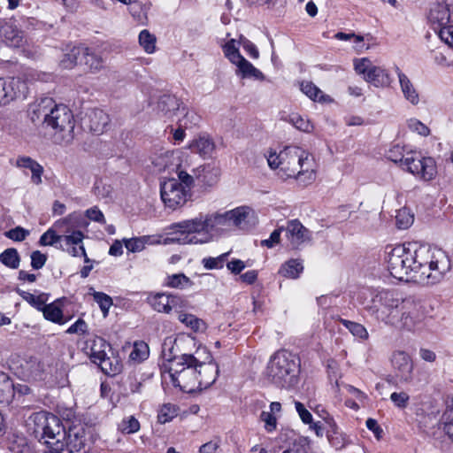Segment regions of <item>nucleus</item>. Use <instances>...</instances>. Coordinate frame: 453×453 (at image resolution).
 Listing matches in <instances>:
<instances>
[{
	"label": "nucleus",
	"instance_id": "44",
	"mask_svg": "<svg viewBox=\"0 0 453 453\" xmlns=\"http://www.w3.org/2000/svg\"><path fill=\"white\" fill-rule=\"evenodd\" d=\"M43 316L46 319L58 324H64L63 311L58 305L55 303L44 304L42 310Z\"/></svg>",
	"mask_w": 453,
	"mask_h": 453
},
{
	"label": "nucleus",
	"instance_id": "22",
	"mask_svg": "<svg viewBox=\"0 0 453 453\" xmlns=\"http://www.w3.org/2000/svg\"><path fill=\"white\" fill-rule=\"evenodd\" d=\"M187 148L191 153L199 155L202 158H211L215 152L216 145L212 138L206 134H201L190 140Z\"/></svg>",
	"mask_w": 453,
	"mask_h": 453
},
{
	"label": "nucleus",
	"instance_id": "36",
	"mask_svg": "<svg viewBox=\"0 0 453 453\" xmlns=\"http://www.w3.org/2000/svg\"><path fill=\"white\" fill-rule=\"evenodd\" d=\"M303 271V261L297 258H292L281 265L279 269V274L284 278L297 279Z\"/></svg>",
	"mask_w": 453,
	"mask_h": 453
},
{
	"label": "nucleus",
	"instance_id": "26",
	"mask_svg": "<svg viewBox=\"0 0 453 453\" xmlns=\"http://www.w3.org/2000/svg\"><path fill=\"white\" fill-rule=\"evenodd\" d=\"M182 103L174 96L164 95L157 103V111L158 114L172 119L176 116L180 109Z\"/></svg>",
	"mask_w": 453,
	"mask_h": 453
},
{
	"label": "nucleus",
	"instance_id": "31",
	"mask_svg": "<svg viewBox=\"0 0 453 453\" xmlns=\"http://www.w3.org/2000/svg\"><path fill=\"white\" fill-rule=\"evenodd\" d=\"M88 348L90 349L92 362L96 365L111 351L110 344L101 337H95Z\"/></svg>",
	"mask_w": 453,
	"mask_h": 453
},
{
	"label": "nucleus",
	"instance_id": "45",
	"mask_svg": "<svg viewBox=\"0 0 453 453\" xmlns=\"http://www.w3.org/2000/svg\"><path fill=\"white\" fill-rule=\"evenodd\" d=\"M139 44L148 54L156 51L157 38L149 30L143 29L139 34Z\"/></svg>",
	"mask_w": 453,
	"mask_h": 453
},
{
	"label": "nucleus",
	"instance_id": "28",
	"mask_svg": "<svg viewBox=\"0 0 453 453\" xmlns=\"http://www.w3.org/2000/svg\"><path fill=\"white\" fill-rule=\"evenodd\" d=\"M186 310L187 308H181L176 312L177 319L194 333H204L207 324L196 315L187 312Z\"/></svg>",
	"mask_w": 453,
	"mask_h": 453
},
{
	"label": "nucleus",
	"instance_id": "1",
	"mask_svg": "<svg viewBox=\"0 0 453 453\" xmlns=\"http://www.w3.org/2000/svg\"><path fill=\"white\" fill-rule=\"evenodd\" d=\"M384 264L396 280L427 284L438 282L450 269V261L443 250L411 242L387 247Z\"/></svg>",
	"mask_w": 453,
	"mask_h": 453
},
{
	"label": "nucleus",
	"instance_id": "19",
	"mask_svg": "<svg viewBox=\"0 0 453 453\" xmlns=\"http://www.w3.org/2000/svg\"><path fill=\"white\" fill-rule=\"evenodd\" d=\"M286 238L292 249H299L303 244L311 239V234L298 219H292L287 222L283 227Z\"/></svg>",
	"mask_w": 453,
	"mask_h": 453
},
{
	"label": "nucleus",
	"instance_id": "62",
	"mask_svg": "<svg viewBox=\"0 0 453 453\" xmlns=\"http://www.w3.org/2000/svg\"><path fill=\"white\" fill-rule=\"evenodd\" d=\"M390 400L398 408H405L408 405L410 396L406 392H394L390 395Z\"/></svg>",
	"mask_w": 453,
	"mask_h": 453
},
{
	"label": "nucleus",
	"instance_id": "42",
	"mask_svg": "<svg viewBox=\"0 0 453 453\" xmlns=\"http://www.w3.org/2000/svg\"><path fill=\"white\" fill-rule=\"evenodd\" d=\"M241 44V41H236L235 39H230L224 43H221V48L223 50L224 56L233 64L237 59H239L242 55L239 51V46Z\"/></svg>",
	"mask_w": 453,
	"mask_h": 453
},
{
	"label": "nucleus",
	"instance_id": "6",
	"mask_svg": "<svg viewBox=\"0 0 453 453\" xmlns=\"http://www.w3.org/2000/svg\"><path fill=\"white\" fill-rule=\"evenodd\" d=\"M359 300L364 308L377 319L395 325L405 298L395 289H365L360 293Z\"/></svg>",
	"mask_w": 453,
	"mask_h": 453
},
{
	"label": "nucleus",
	"instance_id": "2",
	"mask_svg": "<svg viewBox=\"0 0 453 453\" xmlns=\"http://www.w3.org/2000/svg\"><path fill=\"white\" fill-rule=\"evenodd\" d=\"M171 229L172 236L165 240V243L182 245L205 243L214 234L233 230L227 211L200 213L193 219L173 223Z\"/></svg>",
	"mask_w": 453,
	"mask_h": 453
},
{
	"label": "nucleus",
	"instance_id": "14",
	"mask_svg": "<svg viewBox=\"0 0 453 453\" xmlns=\"http://www.w3.org/2000/svg\"><path fill=\"white\" fill-rule=\"evenodd\" d=\"M356 73L363 76V79L376 88L389 87L392 79L388 71L382 66L375 65L368 58L354 60Z\"/></svg>",
	"mask_w": 453,
	"mask_h": 453
},
{
	"label": "nucleus",
	"instance_id": "35",
	"mask_svg": "<svg viewBox=\"0 0 453 453\" xmlns=\"http://www.w3.org/2000/svg\"><path fill=\"white\" fill-rule=\"evenodd\" d=\"M175 117L179 125L184 128L198 125L201 119V117L194 110L188 108L183 104Z\"/></svg>",
	"mask_w": 453,
	"mask_h": 453
},
{
	"label": "nucleus",
	"instance_id": "15",
	"mask_svg": "<svg viewBox=\"0 0 453 453\" xmlns=\"http://www.w3.org/2000/svg\"><path fill=\"white\" fill-rule=\"evenodd\" d=\"M146 301L153 311L164 314L176 313L180 309L188 307V301L182 296L166 291L151 292Z\"/></svg>",
	"mask_w": 453,
	"mask_h": 453
},
{
	"label": "nucleus",
	"instance_id": "59",
	"mask_svg": "<svg viewBox=\"0 0 453 453\" xmlns=\"http://www.w3.org/2000/svg\"><path fill=\"white\" fill-rule=\"evenodd\" d=\"M171 226H172V224L167 227V229H168L167 236L164 240L162 238V235H160V234L142 235L145 246L160 245V244L166 245L167 243H165V240L172 236Z\"/></svg>",
	"mask_w": 453,
	"mask_h": 453
},
{
	"label": "nucleus",
	"instance_id": "3",
	"mask_svg": "<svg viewBox=\"0 0 453 453\" xmlns=\"http://www.w3.org/2000/svg\"><path fill=\"white\" fill-rule=\"evenodd\" d=\"M269 167L283 180H296L302 186H309L317 178V165L313 155L300 146H286L279 153L270 150L266 154Z\"/></svg>",
	"mask_w": 453,
	"mask_h": 453
},
{
	"label": "nucleus",
	"instance_id": "4",
	"mask_svg": "<svg viewBox=\"0 0 453 453\" xmlns=\"http://www.w3.org/2000/svg\"><path fill=\"white\" fill-rule=\"evenodd\" d=\"M32 121L42 119L43 127L49 129L53 142L68 145L74 139L75 121L72 111L65 104H56L51 98H44L33 107Z\"/></svg>",
	"mask_w": 453,
	"mask_h": 453
},
{
	"label": "nucleus",
	"instance_id": "51",
	"mask_svg": "<svg viewBox=\"0 0 453 453\" xmlns=\"http://www.w3.org/2000/svg\"><path fill=\"white\" fill-rule=\"evenodd\" d=\"M289 122L302 132L311 133L314 128L312 123L308 119L297 113H293L289 116Z\"/></svg>",
	"mask_w": 453,
	"mask_h": 453
},
{
	"label": "nucleus",
	"instance_id": "12",
	"mask_svg": "<svg viewBox=\"0 0 453 453\" xmlns=\"http://www.w3.org/2000/svg\"><path fill=\"white\" fill-rule=\"evenodd\" d=\"M31 420L35 425L34 432L37 435H41L42 439L49 441H61L64 438V429L61 425L60 419L54 414L39 411L31 416Z\"/></svg>",
	"mask_w": 453,
	"mask_h": 453
},
{
	"label": "nucleus",
	"instance_id": "20",
	"mask_svg": "<svg viewBox=\"0 0 453 453\" xmlns=\"http://www.w3.org/2000/svg\"><path fill=\"white\" fill-rule=\"evenodd\" d=\"M392 367L395 375L403 382H409L412 379L413 363L411 357L403 350H395L390 357Z\"/></svg>",
	"mask_w": 453,
	"mask_h": 453
},
{
	"label": "nucleus",
	"instance_id": "9",
	"mask_svg": "<svg viewBox=\"0 0 453 453\" xmlns=\"http://www.w3.org/2000/svg\"><path fill=\"white\" fill-rule=\"evenodd\" d=\"M196 337L190 334H179L175 336L166 337L162 344L163 363L169 364L175 361L192 364L195 357L193 349H197Z\"/></svg>",
	"mask_w": 453,
	"mask_h": 453
},
{
	"label": "nucleus",
	"instance_id": "16",
	"mask_svg": "<svg viewBox=\"0 0 453 453\" xmlns=\"http://www.w3.org/2000/svg\"><path fill=\"white\" fill-rule=\"evenodd\" d=\"M399 311L395 326L411 330L424 318L422 305L411 298H405Z\"/></svg>",
	"mask_w": 453,
	"mask_h": 453
},
{
	"label": "nucleus",
	"instance_id": "48",
	"mask_svg": "<svg viewBox=\"0 0 453 453\" xmlns=\"http://www.w3.org/2000/svg\"><path fill=\"white\" fill-rule=\"evenodd\" d=\"M174 172H176L178 175V180L180 183L185 185L189 189V191H191V188L194 184V177L196 176L193 173L192 174L188 173L187 164H184L182 161H180Z\"/></svg>",
	"mask_w": 453,
	"mask_h": 453
},
{
	"label": "nucleus",
	"instance_id": "5",
	"mask_svg": "<svg viewBox=\"0 0 453 453\" xmlns=\"http://www.w3.org/2000/svg\"><path fill=\"white\" fill-rule=\"evenodd\" d=\"M78 219L79 214L74 212L57 220L53 227L49 228L42 234L39 241L40 245L55 246L73 257H84L85 262H88L89 259L82 242L84 234L80 230H73V223Z\"/></svg>",
	"mask_w": 453,
	"mask_h": 453
},
{
	"label": "nucleus",
	"instance_id": "40",
	"mask_svg": "<svg viewBox=\"0 0 453 453\" xmlns=\"http://www.w3.org/2000/svg\"><path fill=\"white\" fill-rule=\"evenodd\" d=\"M150 8V4H142L141 2H134L130 6L129 12L134 19L139 25L148 24V12Z\"/></svg>",
	"mask_w": 453,
	"mask_h": 453
},
{
	"label": "nucleus",
	"instance_id": "38",
	"mask_svg": "<svg viewBox=\"0 0 453 453\" xmlns=\"http://www.w3.org/2000/svg\"><path fill=\"white\" fill-rule=\"evenodd\" d=\"M103 372L107 375L114 376L119 373L122 370V363L117 356L112 353L104 357L98 364Z\"/></svg>",
	"mask_w": 453,
	"mask_h": 453
},
{
	"label": "nucleus",
	"instance_id": "61",
	"mask_svg": "<svg viewBox=\"0 0 453 453\" xmlns=\"http://www.w3.org/2000/svg\"><path fill=\"white\" fill-rule=\"evenodd\" d=\"M446 44L453 48V24L450 23L436 32Z\"/></svg>",
	"mask_w": 453,
	"mask_h": 453
},
{
	"label": "nucleus",
	"instance_id": "29",
	"mask_svg": "<svg viewBox=\"0 0 453 453\" xmlns=\"http://www.w3.org/2000/svg\"><path fill=\"white\" fill-rule=\"evenodd\" d=\"M109 121V115L103 110L95 109L88 114L89 129L96 134H103L106 130Z\"/></svg>",
	"mask_w": 453,
	"mask_h": 453
},
{
	"label": "nucleus",
	"instance_id": "43",
	"mask_svg": "<svg viewBox=\"0 0 453 453\" xmlns=\"http://www.w3.org/2000/svg\"><path fill=\"white\" fill-rule=\"evenodd\" d=\"M0 262L8 268L17 269L20 263L18 250L14 248L6 249L0 254Z\"/></svg>",
	"mask_w": 453,
	"mask_h": 453
},
{
	"label": "nucleus",
	"instance_id": "60",
	"mask_svg": "<svg viewBox=\"0 0 453 453\" xmlns=\"http://www.w3.org/2000/svg\"><path fill=\"white\" fill-rule=\"evenodd\" d=\"M28 234L29 231L21 226H17L5 233L6 237L15 242L24 241Z\"/></svg>",
	"mask_w": 453,
	"mask_h": 453
},
{
	"label": "nucleus",
	"instance_id": "33",
	"mask_svg": "<svg viewBox=\"0 0 453 453\" xmlns=\"http://www.w3.org/2000/svg\"><path fill=\"white\" fill-rule=\"evenodd\" d=\"M191 173L204 185L211 187L215 185L219 178V170L210 165L200 168H193Z\"/></svg>",
	"mask_w": 453,
	"mask_h": 453
},
{
	"label": "nucleus",
	"instance_id": "50",
	"mask_svg": "<svg viewBox=\"0 0 453 453\" xmlns=\"http://www.w3.org/2000/svg\"><path fill=\"white\" fill-rule=\"evenodd\" d=\"M178 415V408L172 403H165L162 405L157 413V420L161 424L170 422L173 418Z\"/></svg>",
	"mask_w": 453,
	"mask_h": 453
},
{
	"label": "nucleus",
	"instance_id": "32",
	"mask_svg": "<svg viewBox=\"0 0 453 453\" xmlns=\"http://www.w3.org/2000/svg\"><path fill=\"white\" fill-rule=\"evenodd\" d=\"M270 411H264L260 414V420L264 423V427L268 433H272L277 428L276 414L281 411V404L279 402H272Z\"/></svg>",
	"mask_w": 453,
	"mask_h": 453
},
{
	"label": "nucleus",
	"instance_id": "47",
	"mask_svg": "<svg viewBox=\"0 0 453 453\" xmlns=\"http://www.w3.org/2000/svg\"><path fill=\"white\" fill-rule=\"evenodd\" d=\"M396 226L400 229H407L414 221V215L409 208L403 207L395 215Z\"/></svg>",
	"mask_w": 453,
	"mask_h": 453
},
{
	"label": "nucleus",
	"instance_id": "27",
	"mask_svg": "<svg viewBox=\"0 0 453 453\" xmlns=\"http://www.w3.org/2000/svg\"><path fill=\"white\" fill-rule=\"evenodd\" d=\"M15 165L20 169H27L31 172V181L35 185L42 182L43 167L30 157L21 156L16 159Z\"/></svg>",
	"mask_w": 453,
	"mask_h": 453
},
{
	"label": "nucleus",
	"instance_id": "54",
	"mask_svg": "<svg viewBox=\"0 0 453 453\" xmlns=\"http://www.w3.org/2000/svg\"><path fill=\"white\" fill-rule=\"evenodd\" d=\"M94 301L99 305L104 317L107 316L109 309L112 305V299L103 292L94 291L92 293Z\"/></svg>",
	"mask_w": 453,
	"mask_h": 453
},
{
	"label": "nucleus",
	"instance_id": "25",
	"mask_svg": "<svg viewBox=\"0 0 453 453\" xmlns=\"http://www.w3.org/2000/svg\"><path fill=\"white\" fill-rule=\"evenodd\" d=\"M233 65L236 67L235 74L242 79H253L261 81L265 79L264 73L242 56Z\"/></svg>",
	"mask_w": 453,
	"mask_h": 453
},
{
	"label": "nucleus",
	"instance_id": "18",
	"mask_svg": "<svg viewBox=\"0 0 453 453\" xmlns=\"http://www.w3.org/2000/svg\"><path fill=\"white\" fill-rule=\"evenodd\" d=\"M427 18L435 32L441 29L442 27L453 23V12L449 4L445 1L433 3Z\"/></svg>",
	"mask_w": 453,
	"mask_h": 453
},
{
	"label": "nucleus",
	"instance_id": "24",
	"mask_svg": "<svg viewBox=\"0 0 453 453\" xmlns=\"http://www.w3.org/2000/svg\"><path fill=\"white\" fill-rule=\"evenodd\" d=\"M227 211L232 229H242L255 215L254 210L246 205L238 206Z\"/></svg>",
	"mask_w": 453,
	"mask_h": 453
},
{
	"label": "nucleus",
	"instance_id": "7",
	"mask_svg": "<svg viewBox=\"0 0 453 453\" xmlns=\"http://www.w3.org/2000/svg\"><path fill=\"white\" fill-rule=\"evenodd\" d=\"M387 157L418 180L428 181L434 179L437 174L434 158L423 156L420 151L410 146L394 145L388 150Z\"/></svg>",
	"mask_w": 453,
	"mask_h": 453
},
{
	"label": "nucleus",
	"instance_id": "13",
	"mask_svg": "<svg viewBox=\"0 0 453 453\" xmlns=\"http://www.w3.org/2000/svg\"><path fill=\"white\" fill-rule=\"evenodd\" d=\"M160 196L165 206L174 211L184 206L191 191L177 179L170 178L161 182Z\"/></svg>",
	"mask_w": 453,
	"mask_h": 453
},
{
	"label": "nucleus",
	"instance_id": "58",
	"mask_svg": "<svg viewBox=\"0 0 453 453\" xmlns=\"http://www.w3.org/2000/svg\"><path fill=\"white\" fill-rule=\"evenodd\" d=\"M408 127L411 132L417 133L422 136H427L430 134V129L417 119H409Z\"/></svg>",
	"mask_w": 453,
	"mask_h": 453
},
{
	"label": "nucleus",
	"instance_id": "10",
	"mask_svg": "<svg viewBox=\"0 0 453 453\" xmlns=\"http://www.w3.org/2000/svg\"><path fill=\"white\" fill-rule=\"evenodd\" d=\"M162 377L165 383L188 393L198 390V380L196 367L186 362L162 363Z\"/></svg>",
	"mask_w": 453,
	"mask_h": 453
},
{
	"label": "nucleus",
	"instance_id": "8",
	"mask_svg": "<svg viewBox=\"0 0 453 453\" xmlns=\"http://www.w3.org/2000/svg\"><path fill=\"white\" fill-rule=\"evenodd\" d=\"M300 362L291 352L280 349L269 358L266 366V377L280 388H291L298 383Z\"/></svg>",
	"mask_w": 453,
	"mask_h": 453
},
{
	"label": "nucleus",
	"instance_id": "53",
	"mask_svg": "<svg viewBox=\"0 0 453 453\" xmlns=\"http://www.w3.org/2000/svg\"><path fill=\"white\" fill-rule=\"evenodd\" d=\"M140 429V423L134 416L124 418L119 424V430L127 434H134Z\"/></svg>",
	"mask_w": 453,
	"mask_h": 453
},
{
	"label": "nucleus",
	"instance_id": "11",
	"mask_svg": "<svg viewBox=\"0 0 453 453\" xmlns=\"http://www.w3.org/2000/svg\"><path fill=\"white\" fill-rule=\"evenodd\" d=\"M192 364L193 367H196L198 390L207 388L215 382L219 370L206 347L198 345Z\"/></svg>",
	"mask_w": 453,
	"mask_h": 453
},
{
	"label": "nucleus",
	"instance_id": "64",
	"mask_svg": "<svg viewBox=\"0 0 453 453\" xmlns=\"http://www.w3.org/2000/svg\"><path fill=\"white\" fill-rule=\"evenodd\" d=\"M47 261V256L39 250L33 251L31 254V266L35 269H41Z\"/></svg>",
	"mask_w": 453,
	"mask_h": 453
},
{
	"label": "nucleus",
	"instance_id": "34",
	"mask_svg": "<svg viewBox=\"0 0 453 453\" xmlns=\"http://www.w3.org/2000/svg\"><path fill=\"white\" fill-rule=\"evenodd\" d=\"M300 89L305 96L314 102L331 103L333 101L328 95L324 94L323 91L311 81H302L300 83Z\"/></svg>",
	"mask_w": 453,
	"mask_h": 453
},
{
	"label": "nucleus",
	"instance_id": "21",
	"mask_svg": "<svg viewBox=\"0 0 453 453\" xmlns=\"http://www.w3.org/2000/svg\"><path fill=\"white\" fill-rule=\"evenodd\" d=\"M87 446L88 438L84 426H71L66 434L65 453H86Z\"/></svg>",
	"mask_w": 453,
	"mask_h": 453
},
{
	"label": "nucleus",
	"instance_id": "49",
	"mask_svg": "<svg viewBox=\"0 0 453 453\" xmlns=\"http://www.w3.org/2000/svg\"><path fill=\"white\" fill-rule=\"evenodd\" d=\"M20 296L26 302H27L30 305H32L38 311H42L44 304L48 301V296L43 293L35 296L32 293L22 291L20 293Z\"/></svg>",
	"mask_w": 453,
	"mask_h": 453
},
{
	"label": "nucleus",
	"instance_id": "46",
	"mask_svg": "<svg viewBox=\"0 0 453 453\" xmlns=\"http://www.w3.org/2000/svg\"><path fill=\"white\" fill-rule=\"evenodd\" d=\"M341 323L351 333L354 337L361 341H365L368 339V331L363 325L343 319H341Z\"/></svg>",
	"mask_w": 453,
	"mask_h": 453
},
{
	"label": "nucleus",
	"instance_id": "57",
	"mask_svg": "<svg viewBox=\"0 0 453 453\" xmlns=\"http://www.w3.org/2000/svg\"><path fill=\"white\" fill-rule=\"evenodd\" d=\"M123 243L126 249L132 253L141 252L146 248L142 236L124 238Z\"/></svg>",
	"mask_w": 453,
	"mask_h": 453
},
{
	"label": "nucleus",
	"instance_id": "17",
	"mask_svg": "<svg viewBox=\"0 0 453 453\" xmlns=\"http://www.w3.org/2000/svg\"><path fill=\"white\" fill-rule=\"evenodd\" d=\"M27 90V83L20 78L0 79V104H6L14 99L24 97Z\"/></svg>",
	"mask_w": 453,
	"mask_h": 453
},
{
	"label": "nucleus",
	"instance_id": "41",
	"mask_svg": "<svg viewBox=\"0 0 453 453\" xmlns=\"http://www.w3.org/2000/svg\"><path fill=\"white\" fill-rule=\"evenodd\" d=\"M86 54V48L73 46L69 52L65 53L60 61V65L65 69H72L78 62V58Z\"/></svg>",
	"mask_w": 453,
	"mask_h": 453
},
{
	"label": "nucleus",
	"instance_id": "56",
	"mask_svg": "<svg viewBox=\"0 0 453 453\" xmlns=\"http://www.w3.org/2000/svg\"><path fill=\"white\" fill-rule=\"evenodd\" d=\"M81 56L85 59V65H88L92 72H97L103 68L102 58L94 53H89L88 48H86V54H82Z\"/></svg>",
	"mask_w": 453,
	"mask_h": 453
},
{
	"label": "nucleus",
	"instance_id": "30",
	"mask_svg": "<svg viewBox=\"0 0 453 453\" xmlns=\"http://www.w3.org/2000/svg\"><path fill=\"white\" fill-rule=\"evenodd\" d=\"M396 73L403 97L412 105H417L419 103V96L414 85L398 67H396Z\"/></svg>",
	"mask_w": 453,
	"mask_h": 453
},
{
	"label": "nucleus",
	"instance_id": "39",
	"mask_svg": "<svg viewBox=\"0 0 453 453\" xmlns=\"http://www.w3.org/2000/svg\"><path fill=\"white\" fill-rule=\"evenodd\" d=\"M164 285L171 288L185 289L193 286V281L184 273H173L165 278Z\"/></svg>",
	"mask_w": 453,
	"mask_h": 453
},
{
	"label": "nucleus",
	"instance_id": "23",
	"mask_svg": "<svg viewBox=\"0 0 453 453\" xmlns=\"http://www.w3.org/2000/svg\"><path fill=\"white\" fill-rule=\"evenodd\" d=\"M180 162L178 151H164L152 159V164L157 172H173Z\"/></svg>",
	"mask_w": 453,
	"mask_h": 453
},
{
	"label": "nucleus",
	"instance_id": "37",
	"mask_svg": "<svg viewBox=\"0 0 453 453\" xmlns=\"http://www.w3.org/2000/svg\"><path fill=\"white\" fill-rule=\"evenodd\" d=\"M1 36L12 47H19L23 43V33L13 26L5 24L1 27Z\"/></svg>",
	"mask_w": 453,
	"mask_h": 453
},
{
	"label": "nucleus",
	"instance_id": "52",
	"mask_svg": "<svg viewBox=\"0 0 453 453\" xmlns=\"http://www.w3.org/2000/svg\"><path fill=\"white\" fill-rule=\"evenodd\" d=\"M149 357V346L144 342H135L129 357L135 362L145 360Z\"/></svg>",
	"mask_w": 453,
	"mask_h": 453
},
{
	"label": "nucleus",
	"instance_id": "55",
	"mask_svg": "<svg viewBox=\"0 0 453 453\" xmlns=\"http://www.w3.org/2000/svg\"><path fill=\"white\" fill-rule=\"evenodd\" d=\"M229 253H223L216 257H204L202 261L204 268L208 270L221 269L228 257Z\"/></svg>",
	"mask_w": 453,
	"mask_h": 453
},
{
	"label": "nucleus",
	"instance_id": "63",
	"mask_svg": "<svg viewBox=\"0 0 453 453\" xmlns=\"http://www.w3.org/2000/svg\"><path fill=\"white\" fill-rule=\"evenodd\" d=\"M295 408L296 412L298 413L299 418L304 424L311 425L312 423L313 418L311 413L305 408V406L302 403L296 401Z\"/></svg>",
	"mask_w": 453,
	"mask_h": 453
}]
</instances>
